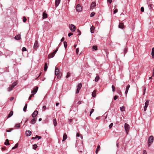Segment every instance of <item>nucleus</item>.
<instances>
[{"label": "nucleus", "mask_w": 154, "mask_h": 154, "mask_svg": "<svg viewBox=\"0 0 154 154\" xmlns=\"http://www.w3.org/2000/svg\"><path fill=\"white\" fill-rule=\"evenodd\" d=\"M55 74L56 75H57V78L60 79L61 78L62 76L61 73H60L59 69L58 67L55 68Z\"/></svg>", "instance_id": "obj_1"}, {"label": "nucleus", "mask_w": 154, "mask_h": 154, "mask_svg": "<svg viewBox=\"0 0 154 154\" xmlns=\"http://www.w3.org/2000/svg\"><path fill=\"white\" fill-rule=\"evenodd\" d=\"M58 50V48H57L52 53H51L49 54L48 56V58H53L55 55V54L57 52Z\"/></svg>", "instance_id": "obj_2"}, {"label": "nucleus", "mask_w": 154, "mask_h": 154, "mask_svg": "<svg viewBox=\"0 0 154 154\" xmlns=\"http://www.w3.org/2000/svg\"><path fill=\"white\" fill-rule=\"evenodd\" d=\"M124 127L125 131L127 133V134H128V132L129 131L130 129L129 125L128 124L125 123V124Z\"/></svg>", "instance_id": "obj_3"}, {"label": "nucleus", "mask_w": 154, "mask_h": 154, "mask_svg": "<svg viewBox=\"0 0 154 154\" xmlns=\"http://www.w3.org/2000/svg\"><path fill=\"white\" fill-rule=\"evenodd\" d=\"M69 28L72 32H74L75 30V26L72 24L69 25Z\"/></svg>", "instance_id": "obj_4"}, {"label": "nucleus", "mask_w": 154, "mask_h": 154, "mask_svg": "<svg viewBox=\"0 0 154 154\" xmlns=\"http://www.w3.org/2000/svg\"><path fill=\"white\" fill-rule=\"evenodd\" d=\"M153 137L152 136H150L148 139V146H149L150 144L153 142Z\"/></svg>", "instance_id": "obj_5"}, {"label": "nucleus", "mask_w": 154, "mask_h": 154, "mask_svg": "<svg viewBox=\"0 0 154 154\" xmlns=\"http://www.w3.org/2000/svg\"><path fill=\"white\" fill-rule=\"evenodd\" d=\"M149 100H146V102L145 103V106L144 108V111H146V109L149 105Z\"/></svg>", "instance_id": "obj_6"}, {"label": "nucleus", "mask_w": 154, "mask_h": 154, "mask_svg": "<svg viewBox=\"0 0 154 154\" xmlns=\"http://www.w3.org/2000/svg\"><path fill=\"white\" fill-rule=\"evenodd\" d=\"M38 87L37 86L35 87L31 91V93L32 94L34 95L36 94V92H37L38 90Z\"/></svg>", "instance_id": "obj_7"}, {"label": "nucleus", "mask_w": 154, "mask_h": 154, "mask_svg": "<svg viewBox=\"0 0 154 154\" xmlns=\"http://www.w3.org/2000/svg\"><path fill=\"white\" fill-rule=\"evenodd\" d=\"M76 10L78 12H80L82 10V7L79 4H78L76 7Z\"/></svg>", "instance_id": "obj_8"}, {"label": "nucleus", "mask_w": 154, "mask_h": 154, "mask_svg": "<svg viewBox=\"0 0 154 154\" xmlns=\"http://www.w3.org/2000/svg\"><path fill=\"white\" fill-rule=\"evenodd\" d=\"M38 47V42L37 41H36L35 42L33 48H34V49L35 50H36Z\"/></svg>", "instance_id": "obj_9"}, {"label": "nucleus", "mask_w": 154, "mask_h": 154, "mask_svg": "<svg viewBox=\"0 0 154 154\" xmlns=\"http://www.w3.org/2000/svg\"><path fill=\"white\" fill-rule=\"evenodd\" d=\"M32 133L30 131H26L25 132L26 135L27 137L30 136L31 134Z\"/></svg>", "instance_id": "obj_10"}, {"label": "nucleus", "mask_w": 154, "mask_h": 154, "mask_svg": "<svg viewBox=\"0 0 154 154\" xmlns=\"http://www.w3.org/2000/svg\"><path fill=\"white\" fill-rule=\"evenodd\" d=\"M38 112L37 110L35 111L33 113L32 115V117H35L38 114Z\"/></svg>", "instance_id": "obj_11"}, {"label": "nucleus", "mask_w": 154, "mask_h": 154, "mask_svg": "<svg viewBox=\"0 0 154 154\" xmlns=\"http://www.w3.org/2000/svg\"><path fill=\"white\" fill-rule=\"evenodd\" d=\"M60 0H55V5L57 7L60 4Z\"/></svg>", "instance_id": "obj_12"}, {"label": "nucleus", "mask_w": 154, "mask_h": 154, "mask_svg": "<svg viewBox=\"0 0 154 154\" xmlns=\"http://www.w3.org/2000/svg\"><path fill=\"white\" fill-rule=\"evenodd\" d=\"M120 28L123 29L124 28V25L122 23H120L118 26Z\"/></svg>", "instance_id": "obj_13"}, {"label": "nucleus", "mask_w": 154, "mask_h": 154, "mask_svg": "<svg viewBox=\"0 0 154 154\" xmlns=\"http://www.w3.org/2000/svg\"><path fill=\"white\" fill-rule=\"evenodd\" d=\"M67 138V136L66 133H65L63 136V141H64Z\"/></svg>", "instance_id": "obj_14"}, {"label": "nucleus", "mask_w": 154, "mask_h": 154, "mask_svg": "<svg viewBox=\"0 0 154 154\" xmlns=\"http://www.w3.org/2000/svg\"><path fill=\"white\" fill-rule=\"evenodd\" d=\"M130 87V85L129 84L127 86L126 88V90L125 91V93L126 94H127V93L128 92V91L129 90V88Z\"/></svg>", "instance_id": "obj_15"}, {"label": "nucleus", "mask_w": 154, "mask_h": 154, "mask_svg": "<svg viewBox=\"0 0 154 154\" xmlns=\"http://www.w3.org/2000/svg\"><path fill=\"white\" fill-rule=\"evenodd\" d=\"M96 90H94L92 93V97H95L96 96Z\"/></svg>", "instance_id": "obj_16"}, {"label": "nucleus", "mask_w": 154, "mask_h": 154, "mask_svg": "<svg viewBox=\"0 0 154 154\" xmlns=\"http://www.w3.org/2000/svg\"><path fill=\"white\" fill-rule=\"evenodd\" d=\"M36 119L34 118L33 119L31 120V121L30 122L31 124H34L36 122Z\"/></svg>", "instance_id": "obj_17"}, {"label": "nucleus", "mask_w": 154, "mask_h": 154, "mask_svg": "<svg viewBox=\"0 0 154 154\" xmlns=\"http://www.w3.org/2000/svg\"><path fill=\"white\" fill-rule=\"evenodd\" d=\"M14 38L17 40H19L20 38V35H16L15 37Z\"/></svg>", "instance_id": "obj_18"}, {"label": "nucleus", "mask_w": 154, "mask_h": 154, "mask_svg": "<svg viewBox=\"0 0 154 154\" xmlns=\"http://www.w3.org/2000/svg\"><path fill=\"white\" fill-rule=\"evenodd\" d=\"M151 55L152 58H154V47H153L152 49Z\"/></svg>", "instance_id": "obj_19"}, {"label": "nucleus", "mask_w": 154, "mask_h": 154, "mask_svg": "<svg viewBox=\"0 0 154 154\" xmlns=\"http://www.w3.org/2000/svg\"><path fill=\"white\" fill-rule=\"evenodd\" d=\"M96 6V3L94 2H93L91 4V8H93Z\"/></svg>", "instance_id": "obj_20"}, {"label": "nucleus", "mask_w": 154, "mask_h": 154, "mask_svg": "<svg viewBox=\"0 0 154 154\" xmlns=\"http://www.w3.org/2000/svg\"><path fill=\"white\" fill-rule=\"evenodd\" d=\"M53 123L55 127L57 125V123L56 120L55 118L53 119Z\"/></svg>", "instance_id": "obj_21"}, {"label": "nucleus", "mask_w": 154, "mask_h": 154, "mask_svg": "<svg viewBox=\"0 0 154 154\" xmlns=\"http://www.w3.org/2000/svg\"><path fill=\"white\" fill-rule=\"evenodd\" d=\"M4 144L6 145H10V143L9 142V140L8 139H6V141L4 143Z\"/></svg>", "instance_id": "obj_22"}, {"label": "nucleus", "mask_w": 154, "mask_h": 154, "mask_svg": "<svg viewBox=\"0 0 154 154\" xmlns=\"http://www.w3.org/2000/svg\"><path fill=\"white\" fill-rule=\"evenodd\" d=\"M95 27L94 26H92L91 28V33H93L94 32V29Z\"/></svg>", "instance_id": "obj_23"}, {"label": "nucleus", "mask_w": 154, "mask_h": 154, "mask_svg": "<svg viewBox=\"0 0 154 154\" xmlns=\"http://www.w3.org/2000/svg\"><path fill=\"white\" fill-rule=\"evenodd\" d=\"M47 17V14L45 13H43V18L45 19Z\"/></svg>", "instance_id": "obj_24"}, {"label": "nucleus", "mask_w": 154, "mask_h": 154, "mask_svg": "<svg viewBox=\"0 0 154 154\" xmlns=\"http://www.w3.org/2000/svg\"><path fill=\"white\" fill-rule=\"evenodd\" d=\"M100 79V77L98 75H97L96 76L95 79V81L96 82H97Z\"/></svg>", "instance_id": "obj_25"}, {"label": "nucleus", "mask_w": 154, "mask_h": 154, "mask_svg": "<svg viewBox=\"0 0 154 154\" xmlns=\"http://www.w3.org/2000/svg\"><path fill=\"white\" fill-rule=\"evenodd\" d=\"M13 112L12 111H11L10 112L9 114H8V117L9 118L12 115H13Z\"/></svg>", "instance_id": "obj_26"}, {"label": "nucleus", "mask_w": 154, "mask_h": 154, "mask_svg": "<svg viewBox=\"0 0 154 154\" xmlns=\"http://www.w3.org/2000/svg\"><path fill=\"white\" fill-rule=\"evenodd\" d=\"M82 84L81 83H79L78 84V88L77 89L79 90H80L81 88L82 87Z\"/></svg>", "instance_id": "obj_27"}, {"label": "nucleus", "mask_w": 154, "mask_h": 154, "mask_svg": "<svg viewBox=\"0 0 154 154\" xmlns=\"http://www.w3.org/2000/svg\"><path fill=\"white\" fill-rule=\"evenodd\" d=\"M48 66L47 65V63H45V66H44V70L45 71L47 70V69H48Z\"/></svg>", "instance_id": "obj_28"}, {"label": "nucleus", "mask_w": 154, "mask_h": 154, "mask_svg": "<svg viewBox=\"0 0 154 154\" xmlns=\"http://www.w3.org/2000/svg\"><path fill=\"white\" fill-rule=\"evenodd\" d=\"M20 123H18L15 125V127H16V128H20Z\"/></svg>", "instance_id": "obj_29"}, {"label": "nucleus", "mask_w": 154, "mask_h": 154, "mask_svg": "<svg viewBox=\"0 0 154 154\" xmlns=\"http://www.w3.org/2000/svg\"><path fill=\"white\" fill-rule=\"evenodd\" d=\"M27 104H26L25 105V106H24V107L23 108V110L24 112H26V109L27 108Z\"/></svg>", "instance_id": "obj_30"}, {"label": "nucleus", "mask_w": 154, "mask_h": 154, "mask_svg": "<svg viewBox=\"0 0 154 154\" xmlns=\"http://www.w3.org/2000/svg\"><path fill=\"white\" fill-rule=\"evenodd\" d=\"M153 6V5L152 4H149L148 5L149 8V9H152V8Z\"/></svg>", "instance_id": "obj_31"}, {"label": "nucleus", "mask_w": 154, "mask_h": 154, "mask_svg": "<svg viewBox=\"0 0 154 154\" xmlns=\"http://www.w3.org/2000/svg\"><path fill=\"white\" fill-rule=\"evenodd\" d=\"M14 88V87H12V86H11V87H9L8 88V91H11L13 90Z\"/></svg>", "instance_id": "obj_32"}, {"label": "nucleus", "mask_w": 154, "mask_h": 154, "mask_svg": "<svg viewBox=\"0 0 154 154\" xmlns=\"http://www.w3.org/2000/svg\"><path fill=\"white\" fill-rule=\"evenodd\" d=\"M18 143H16L15 145V146L12 148V149H14L18 147Z\"/></svg>", "instance_id": "obj_33"}, {"label": "nucleus", "mask_w": 154, "mask_h": 154, "mask_svg": "<svg viewBox=\"0 0 154 154\" xmlns=\"http://www.w3.org/2000/svg\"><path fill=\"white\" fill-rule=\"evenodd\" d=\"M120 110L122 112H123L125 111V107L124 106H123L120 107Z\"/></svg>", "instance_id": "obj_34"}, {"label": "nucleus", "mask_w": 154, "mask_h": 154, "mask_svg": "<svg viewBox=\"0 0 154 154\" xmlns=\"http://www.w3.org/2000/svg\"><path fill=\"white\" fill-rule=\"evenodd\" d=\"M32 146L33 149L35 150L37 147V146L36 144L33 145Z\"/></svg>", "instance_id": "obj_35"}, {"label": "nucleus", "mask_w": 154, "mask_h": 154, "mask_svg": "<svg viewBox=\"0 0 154 154\" xmlns=\"http://www.w3.org/2000/svg\"><path fill=\"white\" fill-rule=\"evenodd\" d=\"M112 91L113 92H114L116 89L115 87L113 85H112Z\"/></svg>", "instance_id": "obj_36"}, {"label": "nucleus", "mask_w": 154, "mask_h": 154, "mask_svg": "<svg viewBox=\"0 0 154 154\" xmlns=\"http://www.w3.org/2000/svg\"><path fill=\"white\" fill-rule=\"evenodd\" d=\"M70 76V73H69V72H68L67 74V75L66 76V78H68Z\"/></svg>", "instance_id": "obj_37"}, {"label": "nucleus", "mask_w": 154, "mask_h": 154, "mask_svg": "<svg viewBox=\"0 0 154 154\" xmlns=\"http://www.w3.org/2000/svg\"><path fill=\"white\" fill-rule=\"evenodd\" d=\"M17 85V84L16 83V82H14L12 85V87H14L15 86H16Z\"/></svg>", "instance_id": "obj_38"}, {"label": "nucleus", "mask_w": 154, "mask_h": 154, "mask_svg": "<svg viewBox=\"0 0 154 154\" xmlns=\"http://www.w3.org/2000/svg\"><path fill=\"white\" fill-rule=\"evenodd\" d=\"M63 44L65 48H66L67 46V42H64Z\"/></svg>", "instance_id": "obj_39"}, {"label": "nucleus", "mask_w": 154, "mask_h": 154, "mask_svg": "<svg viewBox=\"0 0 154 154\" xmlns=\"http://www.w3.org/2000/svg\"><path fill=\"white\" fill-rule=\"evenodd\" d=\"M93 48L95 50L97 49V46H93Z\"/></svg>", "instance_id": "obj_40"}, {"label": "nucleus", "mask_w": 154, "mask_h": 154, "mask_svg": "<svg viewBox=\"0 0 154 154\" xmlns=\"http://www.w3.org/2000/svg\"><path fill=\"white\" fill-rule=\"evenodd\" d=\"M113 125V123H111V124L109 125V128H111Z\"/></svg>", "instance_id": "obj_41"}, {"label": "nucleus", "mask_w": 154, "mask_h": 154, "mask_svg": "<svg viewBox=\"0 0 154 154\" xmlns=\"http://www.w3.org/2000/svg\"><path fill=\"white\" fill-rule=\"evenodd\" d=\"M95 14V13L94 12H92L90 14V17H93Z\"/></svg>", "instance_id": "obj_42"}, {"label": "nucleus", "mask_w": 154, "mask_h": 154, "mask_svg": "<svg viewBox=\"0 0 154 154\" xmlns=\"http://www.w3.org/2000/svg\"><path fill=\"white\" fill-rule=\"evenodd\" d=\"M22 51H26V48L24 47H23L22 49Z\"/></svg>", "instance_id": "obj_43"}, {"label": "nucleus", "mask_w": 154, "mask_h": 154, "mask_svg": "<svg viewBox=\"0 0 154 154\" xmlns=\"http://www.w3.org/2000/svg\"><path fill=\"white\" fill-rule=\"evenodd\" d=\"M94 109H91V111L90 112V116H91V114L94 112Z\"/></svg>", "instance_id": "obj_44"}, {"label": "nucleus", "mask_w": 154, "mask_h": 154, "mask_svg": "<svg viewBox=\"0 0 154 154\" xmlns=\"http://www.w3.org/2000/svg\"><path fill=\"white\" fill-rule=\"evenodd\" d=\"M23 21L24 22H25L26 20V17H23Z\"/></svg>", "instance_id": "obj_45"}, {"label": "nucleus", "mask_w": 154, "mask_h": 154, "mask_svg": "<svg viewBox=\"0 0 154 154\" xmlns=\"http://www.w3.org/2000/svg\"><path fill=\"white\" fill-rule=\"evenodd\" d=\"M100 149V146L99 145H98L97 146V148L96 149H97V150H98L99 151Z\"/></svg>", "instance_id": "obj_46"}, {"label": "nucleus", "mask_w": 154, "mask_h": 154, "mask_svg": "<svg viewBox=\"0 0 154 154\" xmlns=\"http://www.w3.org/2000/svg\"><path fill=\"white\" fill-rule=\"evenodd\" d=\"M46 109V107L45 106H43L42 107V110L44 111Z\"/></svg>", "instance_id": "obj_47"}, {"label": "nucleus", "mask_w": 154, "mask_h": 154, "mask_svg": "<svg viewBox=\"0 0 154 154\" xmlns=\"http://www.w3.org/2000/svg\"><path fill=\"white\" fill-rule=\"evenodd\" d=\"M118 98V96H115L113 98V99L114 100H116Z\"/></svg>", "instance_id": "obj_48"}, {"label": "nucleus", "mask_w": 154, "mask_h": 154, "mask_svg": "<svg viewBox=\"0 0 154 154\" xmlns=\"http://www.w3.org/2000/svg\"><path fill=\"white\" fill-rule=\"evenodd\" d=\"M141 11L142 12H143L144 11V8L143 7H141Z\"/></svg>", "instance_id": "obj_49"}, {"label": "nucleus", "mask_w": 154, "mask_h": 154, "mask_svg": "<svg viewBox=\"0 0 154 154\" xmlns=\"http://www.w3.org/2000/svg\"><path fill=\"white\" fill-rule=\"evenodd\" d=\"M13 130V128H11L10 129H9V130H7L6 131L7 132H11L12 130Z\"/></svg>", "instance_id": "obj_50"}, {"label": "nucleus", "mask_w": 154, "mask_h": 154, "mask_svg": "<svg viewBox=\"0 0 154 154\" xmlns=\"http://www.w3.org/2000/svg\"><path fill=\"white\" fill-rule=\"evenodd\" d=\"M118 12V10L117 9H115L114 11H113V13L114 14H116V13L117 12Z\"/></svg>", "instance_id": "obj_51"}, {"label": "nucleus", "mask_w": 154, "mask_h": 154, "mask_svg": "<svg viewBox=\"0 0 154 154\" xmlns=\"http://www.w3.org/2000/svg\"><path fill=\"white\" fill-rule=\"evenodd\" d=\"M143 154H147L146 151L145 150L143 151Z\"/></svg>", "instance_id": "obj_52"}, {"label": "nucleus", "mask_w": 154, "mask_h": 154, "mask_svg": "<svg viewBox=\"0 0 154 154\" xmlns=\"http://www.w3.org/2000/svg\"><path fill=\"white\" fill-rule=\"evenodd\" d=\"M73 35V33L71 32H70L68 34V35L69 37H70L72 35Z\"/></svg>", "instance_id": "obj_53"}, {"label": "nucleus", "mask_w": 154, "mask_h": 154, "mask_svg": "<svg viewBox=\"0 0 154 154\" xmlns=\"http://www.w3.org/2000/svg\"><path fill=\"white\" fill-rule=\"evenodd\" d=\"M79 52V49L78 48L76 49V54H78Z\"/></svg>", "instance_id": "obj_54"}, {"label": "nucleus", "mask_w": 154, "mask_h": 154, "mask_svg": "<svg viewBox=\"0 0 154 154\" xmlns=\"http://www.w3.org/2000/svg\"><path fill=\"white\" fill-rule=\"evenodd\" d=\"M79 90H80L77 89V90L76 92V94H78L79 93Z\"/></svg>", "instance_id": "obj_55"}, {"label": "nucleus", "mask_w": 154, "mask_h": 154, "mask_svg": "<svg viewBox=\"0 0 154 154\" xmlns=\"http://www.w3.org/2000/svg\"><path fill=\"white\" fill-rule=\"evenodd\" d=\"M37 137H38V135H36L35 137H32V139H35L37 138Z\"/></svg>", "instance_id": "obj_56"}, {"label": "nucleus", "mask_w": 154, "mask_h": 154, "mask_svg": "<svg viewBox=\"0 0 154 154\" xmlns=\"http://www.w3.org/2000/svg\"><path fill=\"white\" fill-rule=\"evenodd\" d=\"M127 51V48H125L124 50V52L126 53Z\"/></svg>", "instance_id": "obj_57"}, {"label": "nucleus", "mask_w": 154, "mask_h": 154, "mask_svg": "<svg viewBox=\"0 0 154 154\" xmlns=\"http://www.w3.org/2000/svg\"><path fill=\"white\" fill-rule=\"evenodd\" d=\"M107 2L110 4L112 2V0H107Z\"/></svg>", "instance_id": "obj_58"}, {"label": "nucleus", "mask_w": 154, "mask_h": 154, "mask_svg": "<svg viewBox=\"0 0 154 154\" xmlns=\"http://www.w3.org/2000/svg\"><path fill=\"white\" fill-rule=\"evenodd\" d=\"M152 76H154V69H153Z\"/></svg>", "instance_id": "obj_59"}, {"label": "nucleus", "mask_w": 154, "mask_h": 154, "mask_svg": "<svg viewBox=\"0 0 154 154\" xmlns=\"http://www.w3.org/2000/svg\"><path fill=\"white\" fill-rule=\"evenodd\" d=\"M33 95V94H32L30 96H29V99L30 100L32 98V97Z\"/></svg>", "instance_id": "obj_60"}, {"label": "nucleus", "mask_w": 154, "mask_h": 154, "mask_svg": "<svg viewBox=\"0 0 154 154\" xmlns=\"http://www.w3.org/2000/svg\"><path fill=\"white\" fill-rule=\"evenodd\" d=\"M14 98L13 97H11L10 98V100H14Z\"/></svg>", "instance_id": "obj_61"}, {"label": "nucleus", "mask_w": 154, "mask_h": 154, "mask_svg": "<svg viewBox=\"0 0 154 154\" xmlns=\"http://www.w3.org/2000/svg\"><path fill=\"white\" fill-rule=\"evenodd\" d=\"M38 137H37V138L38 139V140H39L41 138V137L38 136Z\"/></svg>", "instance_id": "obj_62"}, {"label": "nucleus", "mask_w": 154, "mask_h": 154, "mask_svg": "<svg viewBox=\"0 0 154 154\" xmlns=\"http://www.w3.org/2000/svg\"><path fill=\"white\" fill-rule=\"evenodd\" d=\"M64 38H62V39H61L60 41H61V42H63V41H64Z\"/></svg>", "instance_id": "obj_63"}, {"label": "nucleus", "mask_w": 154, "mask_h": 154, "mask_svg": "<svg viewBox=\"0 0 154 154\" xmlns=\"http://www.w3.org/2000/svg\"><path fill=\"white\" fill-rule=\"evenodd\" d=\"M79 136H80L79 134L77 133L76 134V136L77 137H79Z\"/></svg>", "instance_id": "obj_64"}]
</instances>
